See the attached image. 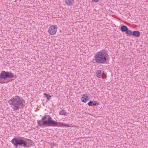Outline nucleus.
I'll return each instance as SVG.
<instances>
[{"instance_id": "1", "label": "nucleus", "mask_w": 148, "mask_h": 148, "mask_svg": "<svg viewBox=\"0 0 148 148\" xmlns=\"http://www.w3.org/2000/svg\"><path fill=\"white\" fill-rule=\"evenodd\" d=\"M37 124L42 127L48 126L62 127L63 123L57 122L53 120L50 115H45L42 116L41 120H38Z\"/></svg>"}, {"instance_id": "2", "label": "nucleus", "mask_w": 148, "mask_h": 148, "mask_svg": "<svg viewBox=\"0 0 148 148\" xmlns=\"http://www.w3.org/2000/svg\"><path fill=\"white\" fill-rule=\"evenodd\" d=\"M16 148L19 147H29L32 144L31 140L24 137L14 138L10 141Z\"/></svg>"}, {"instance_id": "3", "label": "nucleus", "mask_w": 148, "mask_h": 148, "mask_svg": "<svg viewBox=\"0 0 148 148\" xmlns=\"http://www.w3.org/2000/svg\"><path fill=\"white\" fill-rule=\"evenodd\" d=\"M8 103L11 107L15 111H16L21 108H23L25 105L24 99L18 96L13 97L8 101Z\"/></svg>"}, {"instance_id": "4", "label": "nucleus", "mask_w": 148, "mask_h": 148, "mask_svg": "<svg viewBox=\"0 0 148 148\" xmlns=\"http://www.w3.org/2000/svg\"><path fill=\"white\" fill-rule=\"evenodd\" d=\"M108 56L107 52L103 49L96 53L95 56V60L97 63H104L107 61Z\"/></svg>"}, {"instance_id": "5", "label": "nucleus", "mask_w": 148, "mask_h": 148, "mask_svg": "<svg viewBox=\"0 0 148 148\" xmlns=\"http://www.w3.org/2000/svg\"><path fill=\"white\" fill-rule=\"evenodd\" d=\"M0 78L4 80L7 78H11L14 77V75L11 72L1 71L0 73Z\"/></svg>"}, {"instance_id": "6", "label": "nucleus", "mask_w": 148, "mask_h": 148, "mask_svg": "<svg viewBox=\"0 0 148 148\" xmlns=\"http://www.w3.org/2000/svg\"><path fill=\"white\" fill-rule=\"evenodd\" d=\"M58 27L56 25H53L50 26L48 29L49 33L51 35L55 34L57 31Z\"/></svg>"}, {"instance_id": "7", "label": "nucleus", "mask_w": 148, "mask_h": 148, "mask_svg": "<svg viewBox=\"0 0 148 148\" xmlns=\"http://www.w3.org/2000/svg\"><path fill=\"white\" fill-rule=\"evenodd\" d=\"M81 99L82 102L86 103L89 99L88 95L87 94H84L81 97Z\"/></svg>"}, {"instance_id": "8", "label": "nucleus", "mask_w": 148, "mask_h": 148, "mask_svg": "<svg viewBox=\"0 0 148 148\" xmlns=\"http://www.w3.org/2000/svg\"><path fill=\"white\" fill-rule=\"evenodd\" d=\"M88 104L90 106H95L98 105H99V103H97L96 101H90L88 102Z\"/></svg>"}, {"instance_id": "9", "label": "nucleus", "mask_w": 148, "mask_h": 148, "mask_svg": "<svg viewBox=\"0 0 148 148\" xmlns=\"http://www.w3.org/2000/svg\"><path fill=\"white\" fill-rule=\"evenodd\" d=\"M65 3L69 6L72 5L74 3V0H64Z\"/></svg>"}, {"instance_id": "10", "label": "nucleus", "mask_w": 148, "mask_h": 148, "mask_svg": "<svg viewBox=\"0 0 148 148\" xmlns=\"http://www.w3.org/2000/svg\"><path fill=\"white\" fill-rule=\"evenodd\" d=\"M140 33L138 31H134L133 32L132 35L135 37H138L140 36Z\"/></svg>"}, {"instance_id": "11", "label": "nucleus", "mask_w": 148, "mask_h": 148, "mask_svg": "<svg viewBox=\"0 0 148 148\" xmlns=\"http://www.w3.org/2000/svg\"><path fill=\"white\" fill-rule=\"evenodd\" d=\"M122 32H126L128 28L125 26L123 25L120 28Z\"/></svg>"}, {"instance_id": "12", "label": "nucleus", "mask_w": 148, "mask_h": 148, "mask_svg": "<svg viewBox=\"0 0 148 148\" xmlns=\"http://www.w3.org/2000/svg\"><path fill=\"white\" fill-rule=\"evenodd\" d=\"M67 112L65 111V110H62L59 112V114L60 115H63L66 116V115Z\"/></svg>"}, {"instance_id": "13", "label": "nucleus", "mask_w": 148, "mask_h": 148, "mask_svg": "<svg viewBox=\"0 0 148 148\" xmlns=\"http://www.w3.org/2000/svg\"><path fill=\"white\" fill-rule=\"evenodd\" d=\"M43 95L44 97L46 98L48 101H49V98L51 97V95L46 93H44Z\"/></svg>"}, {"instance_id": "14", "label": "nucleus", "mask_w": 148, "mask_h": 148, "mask_svg": "<svg viewBox=\"0 0 148 148\" xmlns=\"http://www.w3.org/2000/svg\"><path fill=\"white\" fill-rule=\"evenodd\" d=\"M132 32L131 30L128 29L127 30L126 32V34L128 35L131 36L132 35Z\"/></svg>"}, {"instance_id": "15", "label": "nucleus", "mask_w": 148, "mask_h": 148, "mask_svg": "<svg viewBox=\"0 0 148 148\" xmlns=\"http://www.w3.org/2000/svg\"><path fill=\"white\" fill-rule=\"evenodd\" d=\"M63 126H65V127H70V125L69 124H66V123H63L62 127H63Z\"/></svg>"}, {"instance_id": "16", "label": "nucleus", "mask_w": 148, "mask_h": 148, "mask_svg": "<svg viewBox=\"0 0 148 148\" xmlns=\"http://www.w3.org/2000/svg\"><path fill=\"white\" fill-rule=\"evenodd\" d=\"M97 75H101V70H99L97 71L96 72Z\"/></svg>"}, {"instance_id": "17", "label": "nucleus", "mask_w": 148, "mask_h": 148, "mask_svg": "<svg viewBox=\"0 0 148 148\" xmlns=\"http://www.w3.org/2000/svg\"><path fill=\"white\" fill-rule=\"evenodd\" d=\"M100 0H92L93 2H99Z\"/></svg>"}, {"instance_id": "18", "label": "nucleus", "mask_w": 148, "mask_h": 148, "mask_svg": "<svg viewBox=\"0 0 148 148\" xmlns=\"http://www.w3.org/2000/svg\"><path fill=\"white\" fill-rule=\"evenodd\" d=\"M99 78H100V77L101 76V75H96Z\"/></svg>"}, {"instance_id": "19", "label": "nucleus", "mask_w": 148, "mask_h": 148, "mask_svg": "<svg viewBox=\"0 0 148 148\" xmlns=\"http://www.w3.org/2000/svg\"><path fill=\"white\" fill-rule=\"evenodd\" d=\"M104 75L105 76V78H106V75L105 74H104Z\"/></svg>"}]
</instances>
